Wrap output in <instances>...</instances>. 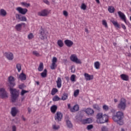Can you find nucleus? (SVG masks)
Returning a JSON list of instances; mask_svg holds the SVG:
<instances>
[{"instance_id":"obj_61","label":"nucleus","mask_w":131,"mask_h":131,"mask_svg":"<svg viewBox=\"0 0 131 131\" xmlns=\"http://www.w3.org/2000/svg\"><path fill=\"white\" fill-rule=\"evenodd\" d=\"M114 101L115 103H117V102H118V100L116 98L114 99Z\"/></svg>"},{"instance_id":"obj_28","label":"nucleus","mask_w":131,"mask_h":131,"mask_svg":"<svg viewBox=\"0 0 131 131\" xmlns=\"http://www.w3.org/2000/svg\"><path fill=\"white\" fill-rule=\"evenodd\" d=\"M60 100H61V98H60L58 95H56L53 98V102H57L58 101H60Z\"/></svg>"},{"instance_id":"obj_20","label":"nucleus","mask_w":131,"mask_h":131,"mask_svg":"<svg viewBox=\"0 0 131 131\" xmlns=\"http://www.w3.org/2000/svg\"><path fill=\"white\" fill-rule=\"evenodd\" d=\"M57 109H58V106H57V105H52L50 108V110L52 113H53V114H55V113H56V111H57Z\"/></svg>"},{"instance_id":"obj_24","label":"nucleus","mask_w":131,"mask_h":131,"mask_svg":"<svg viewBox=\"0 0 131 131\" xmlns=\"http://www.w3.org/2000/svg\"><path fill=\"white\" fill-rule=\"evenodd\" d=\"M67 99H68V94L63 93L61 97V100H62V101H66Z\"/></svg>"},{"instance_id":"obj_34","label":"nucleus","mask_w":131,"mask_h":131,"mask_svg":"<svg viewBox=\"0 0 131 131\" xmlns=\"http://www.w3.org/2000/svg\"><path fill=\"white\" fill-rule=\"evenodd\" d=\"M93 107L94 108V109H95L96 110H98V111H100V108L99 106V105L97 104H93Z\"/></svg>"},{"instance_id":"obj_21","label":"nucleus","mask_w":131,"mask_h":131,"mask_svg":"<svg viewBox=\"0 0 131 131\" xmlns=\"http://www.w3.org/2000/svg\"><path fill=\"white\" fill-rule=\"evenodd\" d=\"M120 77L122 80H125V81H127V80H128L129 79V77L128 76H127V75L123 74L120 75Z\"/></svg>"},{"instance_id":"obj_2","label":"nucleus","mask_w":131,"mask_h":131,"mask_svg":"<svg viewBox=\"0 0 131 131\" xmlns=\"http://www.w3.org/2000/svg\"><path fill=\"white\" fill-rule=\"evenodd\" d=\"M123 113L119 111L116 113L115 115H113V120L115 122H117L119 125H122L123 124Z\"/></svg>"},{"instance_id":"obj_17","label":"nucleus","mask_w":131,"mask_h":131,"mask_svg":"<svg viewBox=\"0 0 131 131\" xmlns=\"http://www.w3.org/2000/svg\"><path fill=\"white\" fill-rule=\"evenodd\" d=\"M56 84L58 89H61V88L62 87V80L60 77L57 78V80L56 81Z\"/></svg>"},{"instance_id":"obj_58","label":"nucleus","mask_w":131,"mask_h":131,"mask_svg":"<svg viewBox=\"0 0 131 131\" xmlns=\"http://www.w3.org/2000/svg\"><path fill=\"white\" fill-rule=\"evenodd\" d=\"M71 70V72H73V73L75 72V69H74V68H72Z\"/></svg>"},{"instance_id":"obj_49","label":"nucleus","mask_w":131,"mask_h":131,"mask_svg":"<svg viewBox=\"0 0 131 131\" xmlns=\"http://www.w3.org/2000/svg\"><path fill=\"white\" fill-rule=\"evenodd\" d=\"M71 80L73 82L75 81V75H72L71 76Z\"/></svg>"},{"instance_id":"obj_16","label":"nucleus","mask_w":131,"mask_h":131,"mask_svg":"<svg viewBox=\"0 0 131 131\" xmlns=\"http://www.w3.org/2000/svg\"><path fill=\"white\" fill-rule=\"evenodd\" d=\"M64 43L67 47L69 48H71L73 46V42L70 40L67 39L64 40Z\"/></svg>"},{"instance_id":"obj_6","label":"nucleus","mask_w":131,"mask_h":131,"mask_svg":"<svg viewBox=\"0 0 131 131\" xmlns=\"http://www.w3.org/2000/svg\"><path fill=\"white\" fill-rule=\"evenodd\" d=\"M63 118V114L60 112H57L54 116V119L57 122H59L62 120Z\"/></svg>"},{"instance_id":"obj_18","label":"nucleus","mask_w":131,"mask_h":131,"mask_svg":"<svg viewBox=\"0 0 131 131\" xmlns=\"http://www.w3.org/2000/svg\"><path fill=\"white\" fill-rule=\"evenodd\" d=\"M84 76H85V79L88 81L92 80V79H93L94 78V76L91 75L88 73H85Z\"/></svg>"},{"instance_id":"obj_1","label":"nucleus","mask_w":131,"mask_h":131,"mask_svg":"<svg viewBox=\"0 0 131 131\" xmlns=\"http://www.w3.org/2000/svg\"><path fill=\"white\" fill-rule=\"evenodd\" d=\"M15 78L12 76H10L8 78V82L7 83V86L9 87L10 94L11 95V101L13 103L16 102V100L18 99L19 97V91H17L16 89H13L16 83H15Z\"/></svg>"},{"instance_id":"obj_39","label":"nucleus","mask_w":131,"mask_h":131,"mask_svg":"<svg viewBox=\"0 0 131 131\" xmlns=\"http://www.w3.org/2000/svg\"><path fill=\"white\" fill-rule=\"evenodd\" d=\"M102 25H103V26H105V28H108V25L107 24V21H106V20H102Z\"/></svg>"},{"instance_id":"obj_36","label":"nucleus","mask_w":131,"mask_h":131,"mask_svg":"<svg viewBox=\"0 0 131 131\" xmlns=\"http://www.w3.org/2000/svg\"><path fill=\"white\" fill-rule=\"evenodd\" d=\"M108 12L110 13H114V11H115V9L113 7H110L108 9Z\"/></svg>"},{"instance_id":"obj_56","label":"nucleus","mask_w":131,"mask_h":131,"mask_svg":"<svg viewBox=\"0 0 131 131\" xmlns=\"http://www.w3.org/2000/svg\"><path fill=\"white\" fill-rule=\"evenodd\" d=\"M121 26H122V28H123V29H126V27H125V25H124L123 24H121Z\"/></svg>"},{"instance_id":"obj_46","label":"nucleus","mask_w":131,"mask_h":131,"mask_svg":"<svg viewBox=\"0 0 131 131\" xmlns=\"http://www.w3.org/2000/svg\"><path fill=\"white\" fill-rule=\"evenodd\" d=\"M78 94H79V90H76V91H75L74 93V97H76L77 96H78Z\"/></svg>"},{"instance_id":"obj_40","label":"nucleus","mask_w":131,"mask_h":131,"mask_svg":"<svg viewBox=\"0 0 131 131\" xmlns=\"http://www.w3.org/2000/svg\"><path fill=\"white\" fill-rule=\"evenodd\" d=\"M27 93H29V91L22 90L21 92H20V95L21 96H24V95H25V94H27Z\"/></svg>"},{"instance_id":"obj_59","label":"nucleus","mask_w":131,"mask_h":131,"mask_svg":"<svg viewBox=\"0 0 131 131\" xmlns=\"http://www.w3.org/2000/svg\"><path fill=\"white\" fill-rule=\"evenodd\" d=\"M68 108L70 110L71 109V105L70 104H68Z\"/></svg>"},{"instance_id":"obj_14","label":"nucleus","mask_w":131,"mask_h":131,"mask_svg":"<svg viewBox=\"0 0 131 131\" xmlns=\"http://www.w3.org/2000/svg\"><path fill=\"white\" fill-rule=\"evenodd\" d=\"M81 122L83 124H90L93 122V120L92 118H88L87 119L82 120Z\"/></svg>"},{"instance_id":"obj_52","label":"nucleus","mask_w":131,"mask_h":131,"mask_svg":"<svg viewBox=\"0 0 131 131\" xmlns=\"http://www.w3.org/2000/svg\"><path fill=\"white\" fill-rule=\"evenodd\" d=\"M56 62H57V57H54L52 59V63H56Z\"/></svg>"},{"instance_id":"obj_31","label":"nucleus","mask_w":131,"mask_h":131,"mask_svg":"<svg viewBox=\"0 0 131 131\" xmlns=\"http://www.w3.org/2000/svg\"><path fill=\"white\" fill-rule=\"evenodd\" d=\"M94 67L96 69H100V62L99 61H96L94 63Z\"/></svg>"},{"instance_id":"obj_55","label":"nucleus","mask_w":131,"mask_h":131,"mask_svg":"<svg viewBox=\"0 0 131 131\" xmlns=\"http://www.w3.org/2000/svg\"><path fill=\"white\" fill-rule=\"evenodd\" d=\"M43 2L47 5H50V2L48 0H43Z\"/></svg>"},{"instance_id":"obj_4","label":"nucleus","mask_w":131,"mask_h":131,"mask_svg":"<svg viewBox=\"0 0 131 131\" xmlns=\"http://www.w3.org/2000/svg\"><path fill=\"white\" fill-rule=\"evenodd\" d=\"M117 108L119 110L124 111L126 108V100L124 98L120 99V103L117 105Z\"/></svg>"},{"instance_id":"obj_48","label":"nucleus","mask_w":131,"mask_h":131,"mask_svg":"<svg viewBox=\"0 0 131 131\" xmlns=\"http://www.w3.org/2000/svg\"><path fill=\"white\" fill-rule=\"evenodd\" d=\"M103 109L104 111H108L109 110V107L106 105L103 106Z\"/></svg>"},{"instance_id":"obj_12","label":"nucleus","mask_w":131,"mask_h":131,"mask_svg":"<svg viewBox=\"0 0 131 131\" xmlns=\"http://www.w3.org/2000/svg\"><path fill=\"white\" fill-rule=\"evenodd\" d=\"M15 17L16 19H18V20H19V21H21L23 22L27 21V18H26V17L23 16L21 14H16Z\"/></svg>"},{"instance_id":"obj_54","label":"nucleus","mask_w":131,"mask_h":131,"mask_svg":"<svg viewBox=\"0 0 131 131\" xmlns=\"http://www.w3.org/2000/svg\"><path fill=\"white\" fill-rule=\"evenodd\" d=\"M63 14L65 17H67V16H68V12L66 11H63Z\"/></svg>"},{"instance_id":"obj_45","label":"nucleus","mask_w":131,"mask_h":131,"mask_svg":"<svg viewBox=\"0 0 131 131\" xmlns=\"http://www.w3.org/2000/svg\"><path fill=\"white\" fill-rule=\"evenodd\" d=\"M33 37H34V36L33 35V34H32V33H30L28 35V39H32V38H33Z\"/></svg>"},{"instance_id":"obj_13","label":"nucleus","mask_w":131,"mask_h":131,"mask_svg":"<svg viewBox=\"0 0 131 131\" xmlns=\"http://www.w3.org/2000/svg\"><path fill=\"white\" fill-rule=\"evenodd\" d=\"M38 16H40V17H46V16H48V10L44 9L38 12Z\"/></svg>"},{"instance_id":"obj_5","label":"nucleus","mask_w":131,"mask_h":131,"mask_svg":"<svg viewBox=\"0 0 131 131\" xmlns=\"http://www.w3.org/2000/svg\"><path fill=\"white\" fill-rule=\"evenodd\" d=\"M0 97L2 99H6V98H9V94L4 88H0Z\"/></svg>"},{"instance_id":"obj_7","label":"nucleus","mask_w":131,"mask_h":131,"mask_svg":"<svg viewBox=\"0 0 131 131\" xmlns=\"http://www.w3.org/2000/svg\"><path fill=\"white\" fill-rule=\"evenodd\" d=\"M70 59L72 62H74L76 64H81V61L78 59V58H77V56L75 54H72L70 57Z\"/></svg>"},{"instance_id":"obj_25","label":"nucleus","mask_w":131,"mask_h":131,"mask_svg":"<svg viewBox=\"0 0 131 131\" xmlns=\"http://www.w3.org/2000/svg\"><path fill=\"white\" fill-rule=\"evenodd\" d=\"M48 73V71L47 70V69H45L43 72L41 73L40 75L41 77H43L45 78L47 76V74Z\"/></svg>"},{"instance_id":"obj_29","label":"nucleus","mask_w":131,"mask_h":131,"mask_svg":"<svg viewBox=\"0 0 131 131\" xmlns=\"http://www.w3.org/2000/svg\"><path fill=\"white\" fill-rule=\"evenodd\" d=\"M40 34L42 37V39H45V36H46V34L45 33V30H43V29H41L40 31Z\"/></svg>"},{"instance_id":"obj_27","label":"nucleus","mask_w":131,"mask_h":131,"mask_svg":"<svg viewBox=\"0 0 131 131\" xmlns=\"http://www.w3.org/2000/svg\"><path fill=\"white\" fill-rule=\"evenodd\" d=\"M57 45L60 48H62L63 46H64V43H63V41H62V40H58L57 41Z\"/></svg>"},{"instance_id":"obj_3","label":"nucleus","mask_w":131,"mask_h":131,"mask_svg":"<svg viewBox=\"0 0 131 131\" xmlns=\"http://www.w3.org/2000/svg\"><path fill=\"white\" fill-rule=\"evenodd\" d=\"M97 123H105L108 122V117L106 115H103L102 113H98L96 115Z\"/></svg>"},{"instance_id":"obj_10","label":"nucleus","mask_w":131,"mask_h":131,"mask_svg":"<svg viewBox=\"0 0 131 131\" xmlns=\"http://www.w3.org/2000/svg\"><path fill=\"white\" fill-rule=\"evenodd\" d=\"M18 113H19V110L17 107H13L11 108V114L13 117H15Z\"/></svg>"},{"instance_id":"obj_62","label":"nucleus","mask_w":131,"mask_h":131,"mask_svg":"<svg viewBox=\"0 0 131 131\" xmlns=\"http://www.w3.org/2000/svg\"><path fill=\"white\" fill-rule=\"evenodd\" d=\"M85 32H87V33H89V30L88 29V28L85 29Z\"/></svg>"},{"instance_id":"obj_22","label":"nucleus","mask_w":131,"mask_h":131,"mask_svg":"<svg viewBox=\"0 0 131 131\" xmlns=\"http://www.w3.org/2000/svg\"><path fill=\"white\" fill-rule=\"evenodd\" d=\"M111 22H112V23H113L114 26H115V27H117V28H120V25H119V23H117V21L114 20H111Z\"/></svg>"},{"instance_id":"obj_44","label":"nucleus","mask_w":131,"mask_h":131,"mask_svg":"<svg viewBox=\"0 0 131 131\" xmlns=\"http://www.w3.org/2000/svg\"><path fill=\"white\" fill-rule=\"evenodd\" d=\"M18 88L19 89H20V90H23V89L26 88V86L25 85V84H24V83H23L19 85Z\"/></svg>"},{"instance_id":"obj_42","label":"nucleus","mask_w":131,"mask_h":131,"mask_svg":"<svg viewBox=\"0 0 131 131\" xmlns=\"http://www.w3.org/2000/svg\"><path fill=\"white\" fill-rule=\"evenodd\" d=\"M101 131H109V129L107 128V126H102L101 127Z\"/></svg>"},{"instance_id":"obj_50","label":"nucleus","mask_w":131,"mask_h":131,"mask_svg":"<svg viewBox=\"0 0 131 131\" xmlns=\"http://www.w3.org/2000/svg\"><path fill=\"white\" fill-rule=\"evenodd\" d=\"M53 128L55 130L59 129L60 128V126L59 125H53Z\"/></svg>"},{"instance_id":"obj_38","label":"nucleus","mask_w":131,"mask_h":131,"mask_svg":"<svg viewBox=\"0 0 131 131\" xmlns=\"http://www.w3.org/2000/svg\"><path fill=\"white\" fill-rule=\"evenodd\" d=\"M21 4L22 5V6H24L25 7H26V8H28V7H30V4L29 3L22 2Z\"/></svg>"},{"instance_id":"obj_60","label":"nucleus","mask_w":131,"mask_h":131,"mask_svg":"<svg viewBox=\"0 0 131 131\" xmlns=\"http://www.w3.org/2000/svg\"><path fill=\"white\" fill-rule=\"evenodd\" d=\"M28 113H30V112H31V108L28 107Z\"/></svg>"},{"instance_id":"obj_64","label":"nucleus","mask_w":131,"mask_h":131,"mask_svg":"<svg viewBox=\"0 0 131 131\" xmlns=\"http://www.w3.org/2000/svg\"><path fill=\"white\" fill-rule=\"evenodd\" d=\"M97 4H100V0H95Z\"/></svg>"},{"instance_id":"obj_63","label":"nucleus","mask_w":131,"mask_h":131,"mask_svg":"<svg viewBox=\"0 0 131 131\" xmlns=\"http://www.w3.org/2000/svg\"><path fill=\"white\" fill-rule=\"evenodd\" d=\"M35 83L37 85H39V81H35Z\"/></svg>"},{"instance_id":"obj_33","label":"nucleus","mask_w":131,"mask_h":131,"mask_svg":"<svg viewBox=\"0 0 131 131\" xmlns=\"http://www.w3.org/2000/svg\"><path fill=\"white\" fill-rule=\"evenodd\" d=\"M56 93H58V89H56V88H53L52 91H51V95L52 96L55 95V94H56Z\"/></svg>"},{"instance_id":"obj_41","label":"nucleus","mask_w":131,"mask_h":131,"mask_svg":"<svg viewBox=\"0 0 131 131\" xmlns=\"http://www.w3.org/2000/svg\"><path fill=\"white\" fill-rule=\"evenodd\" d=\"M56 67H57V65H56V63L52 62L51 66V69H52V70H54L56 69Z\"/></svg>"},{"instance_id":"obj_26","label":"nucleus","mask_w":131,"mask_h":131,"mask_svg":"<svg viewBox=\"0 0 131 131\" xmlns=\"http://www.w3.org/2000/svg\"><path fill=\"white\" fill-rule=\"evenodd\" d=\"M38 70L40 72H41V71H42V70H43V63L42 62L40 63L39 67L38 68Z\"/></svg>"},{"instance_id":"obj_32","label":"nucleus","mask_w":131,"mask_h":131,"mask_svg":"<svg viewBox=\"0 0 131 131\" xmlns=\"http://www.w3.org/2000/svg\"><path fill=\"white\" fill-rule=\"evenodd\" d=\"M15 29L17 31H20L22 29V27L21 26V25L18 24L15 26Z\"/></svg>"},{"instance_id":"obj_19","label":"nucleus","mask_w":131,"mask_h":131,"mask_svg":"<svg viewBox=\"0 0 131 131\" xmlns=\"http://www.w3.org/2000/svg\"><path fill=\"white\" fill-rule=\"evenodd\" d=\"M79 110V106L78 104H75L73 107L71 108V112H76Z\"/></svg>"},{"instance_id":"obj_11","label":"nucleus","mask_w":131,"mask_h":131,"mask_svg":"<svg viewBox=\"0 0 131 131\" xmlns=\"http://www.w3.org/2000/svg\"><path fill=\"white\" fill-rule=\"evenodd\" d=\"M118 14L119 15V17L122 20V21H124V22L126 24V16H125V15L124 13H123L121 11H118Z\"/></svg>"},{"instance_id":"obj_43","label":"nucleus","mask_w":131,"mask_h":131,"mask_svg":"<svg viewBox=\"0 0 131 131\" xmlns=\"http://www.w3.org/2000/svg\"><path fill=\"white\" fill-rule=\"evenodd\" d=\"M33 54L34 55V56H36V57H39L40 56L39 53L36 51H33Z\"/></svg>"},{"instance_id":"obj_37","label":"nucleus","mask_w":131,"mask_h":131,"mask_svg":"<svg viewBox=\"0 0 131 131\" xmlns=\"http://www.w3.org/2000/svg\"><path fill=\"white\" fill-rule=\"evenodd\" d=\"M16 69H17L18 72H20L21 69V64L20 63H17L16 66Z\"/></svg>"},{"instance_id":"obj_53","label":"nucleus","mask_w":131,"mask_h":131,"mask_svg":"<svg viewBox=\"0 0 131 131\" xmlns=\"http://www.w3.org/2000/svg\"><path fill=\"white\" fill-rule=\"evenodd\" d=\"M12 131H17V127H16L15 125H13L12 126Z\"/></svg>"},{"instance_id":"obj_57","label":"nucleus","mask_w":131,"mask_h":131,"mask_svg":"<svg viewBox=\"0 0 131 131\" xmlns=\"http://www.w3.org/2000/svg\"><path fill=\"white\" fill-rule=\"evenodd\" d=\"M20 25H21V27H22V26H24V27H25V26H26V24L25 23H20V24H19Z\"/></svg>"},{"instance_id":"obj_15","label":"nucleus","mask_w":131,"mask_h":131,"mask_svg":"<svg viewBox=\"0 0 131 131\" xmlns=\"http://www.w3.org/2000/svg\"><path fill=\"white\" fill-rule=\"evenodd\" d=\"M84 112L86 113L88 115H93L94 113H95V111H94V110L91 108H87L86 110H85Z\"/></svg>"},{"instance_id":"obj_9","label":"nucleus","mask_w":131,"mask_h":131,"mask_svg":"<svg viewBox=\"0 0 131 131\" xmlns=\"http://www.w3.org/2000/svg\"><path fill=\"white\" fill-rule=\"evenodd\" d=\"M4 57L9 61H12L14 59V55L11 52H5L4 54Z\"/></svg>"},{"instance_id":"obj_35","label":"nucleus","mask_w":131,"mask_h":131,"mask_svg":"<svg viewBox=\"0 0 131 131\" xmlns=\"http://www.w3.org/2000/svg\"><path fill=\"white\" fill-rule=\"evenodd\" d=\"M67 125L68 127H69V128H72V123H71V122L70 121H67Z\"/></svg>"},{"instance_id":"obj_51","label":"nucleus","mask_w":131,"mask_h":131,"mask_svg":"<svg viewBox=\"0 0 131 131\" xmlns=\"http://www.w3.org/2000/svg\"><path fill=\"white\" fill-rule=\"evenodd\" d=\"M93 127H94V126L93 125H89L87 126V129L88 130H90L92 129V128H93Z\"/></svg>"},{"instance_id":"obj_30","label":"nucleus","mask_w":131,"mask_h":131,"mask_svg":"<svg viewBox=\"0 0 131 131\" xmlns=\"http://www.w3.org/2000/svg\"><path fill=\"white\" fill-rule=\"evenodd\" d=\"M0 15H1V16H5L7 15V12L4 9H1L0 10Z\"/></svg>"},{"instance_id":"obj_47","label":"nucleus","mask_w":131,"mask_h":131,"mask_svg":"<svg viewBox=\"0 0 131 131\" xmlns=\"http://www.w3.org/2000/svg\"><path fill=\"white\" fill-rule=\"evenodd\" d=\"M81 9L84 11L86 10V5H85L84 4H82L81 6Z\"/></svg>"},{"instance_id":"obj_23","label":"nucleus","mask_w":131,"mask_h":131,"mask_svg":"<svg viewBox=\"0 0 131 131\" xmlns=\"http://www.w3.org/2000/svg\"><path fill=\"white\" fill-rule=\"evenodd\" d=\"M19 78L20 79V80H26V75L23 73H21L19 76Z\"/></svg>"},{"instance_id":"obj_8","label":"nucleus","mask_w":131,"mask_h":131,"mask_svg":"<svg viewBox=\"0 0 131 131\" xmlns=\"http://www.w3.org/2000/svg\"><path fill=\"white\" fill-rule=\"evenodd\" d=\"M16 11L21 14V15H25L27 12H28V10L26 8H22L20 7H18L16 8Z\"/></svg>"}]
</instances>
